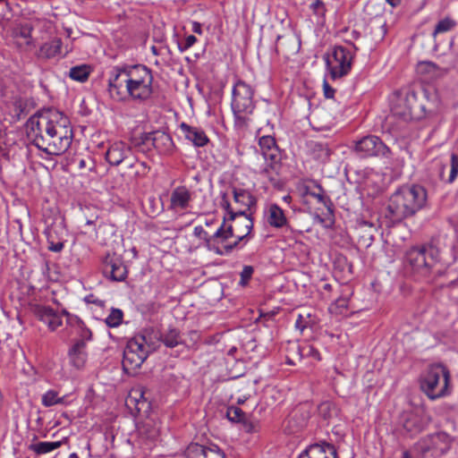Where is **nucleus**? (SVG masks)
I'll return each instance as SVG.
<instances>
[{
	"label": "nucleus",
	"instance_id": "1",
	"mask_svg": "<svg viewBox=\"0 0 458 458\" xmlns=\"http://www.w3.org/2000/svg\"><path fill=\"white\" fill-rule=\"evenodd\" d=\"M27 135L32 144L47 155H62L72 142L70 119L55 109L31 116L27 122Z\"/></svg>",
	"mask_w": 458,
	"mask_h": 458
},
{
	"label": "nucleus",
	"instance_id": "2",
	"mask_svg": "<svg viewBox=\"0 0 458 458\" xmlns=\"http://www.w3.org/2000/svg\"><path fill=\"white\" fill-rule=\"evenodd\" d=\"M153 74L143 64L114 66L108 77L107 91L117 102L144 103L153 95Z\"/></svg>",
	"mask_w": 458,
	"mask_h": 458
},
{
	"label": "nucleus",
	"instance_id": "3",
	"mask_svg": "<svg viewBox=\"0 0 458 458\" xmlns=\"http://www.w3.org/2000/svg\"><path fill=\"white\" fill-rule=\"evenodd\" d=\"M427 201V191L417 184L403 185L391 197L387 210L392 220L399 222L413 216L421 209Z\"/></svg>",
	"mask_w": 458,
	"mask_h": 458
},
{
	"label": "nucleus",
	"instance_id": "4",
	"mask_svg": "<svg viewBox=\"0 0 458 458\" xmlns=\"http://www.w3.org/2000/svg\"><path fill=\"white\" fill-rule=\"evenodd\" d=\"M405 262L413 275L428 280L443 276L439 264V250L431 244L415 245L405 253Z\"/></svg>",
	"mask_w": 458,
	"mask_h": 458
},
{
	"label": "nucleus",
	"instance_id": "5",
	"mask_svg": "<svg viewBox=\"0 0 458 458\" xmlns=\"http://www.w3.org/2000/svg\"><path fill=\"white\" fill-rule=\"evenodd\" d=\"M254 94V89L242 80H238L233 87L231 108L238 130H246L251 121L256 107Z\"/></svg>",
	"mask_w": 458,
	"mask_h": 458
},
{
	"label": "nucleus",
	"instance_id": "6",
	"mask_svg": "<svg viewBox=\"0 0 458 458\" xmlns=\"http://www.w3.org/2000/svg\"><path fill=\"white\" fill-rule=\"evenodd\" d=\"M450 372L442 364H432L421 374L420 386L431 400L444 397L449 394Z\"/></svg>",
	"mask_w": 458,
	"mask_h": 458
},
{
	"label": "nucleus",
	"instance_id": "7",
	"mask_svg": "<svg viewBox=\"0 0 458 458\" xmlns=\"http://www.w3.org/2000/svg\"><path fill=\"white\" fill-rule=\"evenodd\" d=\"M154 350L146 335H137L127 342L123 351V369L127 374H133Z\"/></svg>",
	"mask_w": 458,
	"mask_h": 458
},
{
	"label": "nucleus",
	"instance_id": "8",
	"mask_svg": "<svg viewBox=\"0 0 458 458\" xmlns=\"http://www.w3.org/2000/svg\"><path fill=\"white\" fill-rule=\"evenodd\" d=\"M352 54L342 46H335L331 54L325 56L327 68L332 80L347 75L352 69Z\"/></svg>",
	"mask_w": 458,
	"mask_h": 458
},
{
	"label": "nucleus",
	"instance_id": "9",
	"mask_svg": "<svg viewBox=\"0 0 458 458\" xmlns=\"http://www.w3.org/2000/svg\"><path fill=\"white\" fill-rule=\"evenodd\" d=\"M134 146L141 151L150 149V147L156 148L159 153L165 154L171 150L173 141L171 137L163 131H157L153 132L143 133L140 139L134 140Z\"/></svg>",
	"mask_w": 458,
	"mask_h": 458
},
{
	"label": "nucleus",
	"instance_id": "10",
	"mask_svg": "<svg viewBox=\"0 0 458 458\" xmlns=\"http://www.w3.org/2000/svg\"><path fill=\"white\" fill-rule=\"evenodd\" d=\"M354 149L362 157H388L391 153L389 148L377 136L375 135L366 136L358 140L355 144Z\"/></svg>",
	"mask_w": 458,
	"mask_h": 458
},
{
	"label": "nucleus",
	"instance_id": "11",
	"mask_svg": "<svg viewBox=\"0 0 458 458\" xmlns=\"http://www.w3.org/2000/svg\"><path fill=\"white\" fill-rule=\"evenodd\" d=\"M450 437L445 432H437L421 438L418 443H416L414 448L422 454L429 451L444 454L450 449Z\"/></svg>",
	"mask_w": 458,
	"mask_h": 458
},
{
	"label": "nucleus",
	"instance_id": "12",
	"mask_svg": "<svg viewBox=\"0 0 458 458\" xmlns=\"http://www.w3.org/2000/svg\"><path fill=\"white\" fill-rule=\"evenodd\" d=\"M232 228V233L235 238L240 240H250L251 238V231L253 228V221L250 215L245 213V210H236V213H232L231 216H227V223Z\"/></svg>",
	"mask_w": 458,
	"mask_h": 458
},
{
	"label": "nucleus",
	"instance_id": "13",
	"mask_svg": "<svg viewBox=\"0 0 458 458\" xmlns=\"http://www.w3.org/2000/svg\"><path fill=\"white\" fill-rule=\"evenodd\" d=\"M103 274L112 281L123 282L127 278L128 270L123 259L116 254H107L103 260Z\"/></svg>",
	"mask_w": 458,
	"mask_h": 458
},
{
	"label": "nucleus",
	"instance_id": "14",
	"mask_svg": "<svg viewBox=\"0 0 458 458\" xmlns=\"http://www.w3.org/2000/svg\"><path fill=\"white\" fill-rule=\"evenodd\" d=\"M250 165L254 173L267 178L272 185L277 184L279 181L278 174L282 167L280 157L268 159L267 162L251 158Z\"/></svg>",
	"mask_w": 458,
	"mask_h": 458
},
{
	"label": "nucleus",
	"instance_id": "15",
	"mask_svg": "<svg viewBox=\"0 0 458 458\" xmlns=\"http://www.w3.org/2000/svg\"><path fill=\"white\" fill-rule=\"evenodd\" d=\"M234 237L232 233V228L227 225V216H224V220L220 227L216 233L210 235L208 240V249L215 253H221L220 250L222 245H225V242Z\"/></svg>",
	"mask_w": 458,
	"mask_h": 458
},
{
	"label": "nucleus",
	"instance_id": "16",
	"mask_svg": "<svg viewBox=\"0 0 458 458\" xmlns=\"http://www.w3.org/2000/svg\"><path fill=\"white\" fill-rule=\"evenodd\" d=\"M298 458H338L335 447L333 445L323 442L310 445L301 453Z\"/></svg>",
	"mask_w": 458,
	"mask_h": 458
},
{
	"label": "nucleus",
	"instance_id": "17",
	"mask_svg": "<svg viewBox=\"0 0 458 458\" xmlns=\"http://www.w3.org/2000/svg\"><path fill=\"white\" fill-rule=\"evenodd\" d=\"M188 458H225L224 452L216 445L205 446L191 444L186 449Z\"/></svg>",
	"mask_w": 458,
	"mask_h": 458
},
{
	"label": "nucleus",
	"instance_id": "18",
	"mask_svg": "<svg viewBox=\"0 0 458 458\" xmlns=\"http://www.w3.org/2000/svg\"><path fill=\"white\" fill-rule=\"evenodd\" d=\"M259 145L260 152L255 151L252 158L257 159L258 161L264 160L267 162L268 159H275L276 157H280L276 140L273 137L262 136L259 138Z\"/></svg>",
	"mask_w": 458,
	"mask_h": 458
},
{
	"label": "nucleus",
	"instance_id": "19",
	"mask_svg": "<svg viewBox=\"0 0 458 458\" xmlns=\"http://www.w3.org/2000/svg\"><path fill=\"white\" fill-rule=\"evenodd\" d=\"M191 192L185 186H178L171 193L170 208L183 210L190 207Z\"/></svg>",
	"mask_w": 458,
	"mask_h": 458
},
{
	"label": "nucleus",
	"instance_id": "20",
	"mask_svg": "<svg viewBox=\"0 0 458 458\" xmlns=\"http://www.w3.org/2000/svg\"><path fill=\"white\" fill-rule=\"evenodd\" d=\"M36 317L47 325L52 331L62 325L61 317L50 307L38 305L34 310Z\"/></svg>",
	"mask_w": 458,
	"mask_h": 458
},
{
	"label": "nucleus",
	"instance_id": "21",
	"mask_svg": "<svg viewBox=\"0 0 458 458\" xmlns=\"http://www.w3.org/2000/svg\"><path fill=\"white\" fill-rule=\"evenodd\" d=\"M179 127L185 139L192 142L195 147H204L208 143L209 140L202 129L185 123H182Z\"/></svg>",
	"mask_w": 458,
	"mask_h": 458
},
{
	"label": "nucleus",
	"instance_id": "22",
	"mask_svg": "<svg viewBox=\"0 0 458 458\" xmlns=\"http://www.w3.org/2000/svg\"><path fill=\"white\" fill-rule=\"evenodd\" d=\"M131 152V148L123 141L113 143L106 153V161L112 165H119Z\"/></svg>",
	"mask_w": 458,
	"mask_h": 458
},
{
	"label": "nucleus",
	"instance_id": "23",
	"mask_svg": "<svg viewBox=\"0 0 458 458\" xmlns=\"http://www.w3.org/2000/svg\"><path fill=\"white\" fill-rule=\"evenodd\" d=\"M69 359L73 367L81 369L85 366L88 353L86 352V344L83 340H76L69 350Z\"/></svg>",
	"mask_w": 458,
	"mask_h": 458
},
{
	"label": "nucleus",
	"instance_id": "24",
	"mask_svg": "<svg viewBox=\"0 0 458 458\" xmlns=\"http://www.w3.org/2000/svg\"><path fill=\"white\" fill-rule=\"evenodd\" d=\"M62 45V40L59 38H54L53 39L44 43L38 49V58L51 59L61 55L63 54Z\"/></svg>",
	"mask_w": 458,
	"mask_h": 458
},
{
	"label": "nucleus",
	"instance_id": "25",
	"mask_svg": "<svg viewBox=\"0 0 458 458\" xmlns=\"http://www.w3.org/2000/svg\"><path fill=\"white\" fill-rule=\"evenodd\" d=\"M267 222L275 228H282L287 225L284 210L276 204H271L267 210Z\"/></svg>",
	"mask_w": 458,
	"mask_h": 458
},
{
	"label": "nucleus",
	"instance_id": "26",
	"mask_svg": "<svg viewBox=\"0 0 458 458\" xmlns=\"http://www.w3.org/2000/svg\"><path fill=\"white\" fill-rule=\"evenodd\" d=\"M233 195L234 202L241 207L238 210H245V213L257 203L256 198L246 190L233 188Z\"/></svg>",
	"mask_w": 458,
	"mask_h": 458
},
{
	"label": "nucleus",
	"instance_id": "27",
	"mask_svg": "<svg viewBox=\"0 0 458 458\" xmlns=\"http://www.w3.org/2000/svg\"><path fill=\"white\" fill-rule=\"evenodd\" d=\"M67 316V323L74 327L76 334L80 335L79 340H83L86 344L91 338V332L87 328L84 323L76 316H71L68 312L64 311Z\"/></svg>",
	"mask_w": 458,
	"mask_h": 458
},
{
	"label": "nucleus",
	"instance_id": "28",
	"mask_svg": "<svg viewBox=\"0 0 458 458\" xmlns=\"http://www.w3.org/2000/svg\"><path fill=\"white\" fill-rule=\"evenodd\" d=\"M403 426L407 432L415 435L424 429L426 423L419 415L410 413L405 417Z\"/></svg>",
	"mask_w": 458,
	"mask_h": 458
},
{
	"label": "nucleus",
	"instance_id": "29",
	"mask_svg": "<svg viewBox=\"0 0 458 458\" xmlns=\"http://www.w3.org/2000/svg\"><path fill=\"white\" fill-rule=\"evenodd\" d=\"M411 109L412 106L410 104V97L405 96L398 98L397 102L392 107V112L394 115L407 120L411 117Z\"/></svg>",
	"mask_w": 458,
	"mask_h": 458
},
{
	"label": "nucleus",
	"instance_id": "30",
	"mask_svg": "<svg viewBox=\"0 0 458 458\" xmlns=\"http://www.w3.org/2000/svg\"><path fill=\"white\" fill-rule=\"evenodd\" d=\"M63 445V441H55V442H36L31 443L28 449L37 455H42L55 451V449L61 447Z\"/></svg>",
	"mask_w": 458,
	"mask_h": 458
},
{
	"label": "nucleus",
	"instance_id": "31",
	"mask_svg": "<svg viewBox=\"0 0 458 458\" xmlns=\"http://www.w3.org/2000/svg\"><path fill=\"white\" fill-rule=\"evenodd\" d=\"M160 340L166 347L174 348L182 344L180 331L176 328H169L160 335Z\"/></svg>",
	"mask_w": 458,
	"mask_h": 458
},
{
	"label": "nucleus",
	"instance_id": "32",
	"mask_svg": "<svg viewBox=\"0 0 458 458\" xmlns=\"http://www.w3.org/2000/svg\"><path fill=\"white\" fill-rule=\"evenodd\" d=\"M92 72V68L89 64H81L73 66L69 71V77L76 81L85 82L90 73Z\"/></svg>",
	"mask_w": 458,
	"mask_h": 458
},
{
	"label": "nucleus",
	"instance_id": "33",
	"mask_svg": "<svg viewBox=\"0 0 458 458\" xmlns=\"http://www.w3.org/2000/svg\"><path fill=\"white\" fill-rule=\"evenodd\" d=\"M455 26L456 21L454 20L445 17L437 23L435 30L432 32V37L436 38L438 34L448 32L454 29Z\"/></svg>",
	"mask_w": 458,
	"mask_h": 458
},
{
	"label": "nucleus",
	"instance_id": "34",
	"mask_svg": "<svg viewBox=\"0 0 458 458\" xmlns=\"http://www.w3.org/2000/svg\"><path fill=\"white\" fill-rule=\"evenodd\" d=\"M64 396L59 397L55 390H48L42 395V404L45 407H51L55 404L64 403Z\"/></svg>",
	"mask_w": 458,
	"mask_h": 458
},
{
	"label": "nucleus",
	"instance_id": "35",
	"mask_svg": "<svg viewBox=\"0 0 458 458\" xmlns=\"http://www.w3.org/2000/svg\"><path fill=\"white\" fill-rule=\"evenodd\" d=\"M123 313L119 309H112L110 314L106 318V324L109 327H118L123 320Z\"/></svg>",
	"mask_w": 458,
	"mask_h": 458
},
{
	"label": "nucleus",
	"instance_id": "36",
	"mask_svg": "<svg viewBox=\"0 0 458 458\" xmlns=\"http://www.w3.org/2000/svg\"><path fill=\"white\" fill-rule=\"evenodd\" d=\"M226 417L229 420L233 422H243L246 419V414L241 408L232 406L227 409Z\"/></svg>",
	"mask_w": 458,
	"mask_h": 458
},
{
	"label": "nucleus",
	"instance_id": "37",
	"mask_svg": "<svg viewBox=\"0 0 458 458\" xmlns=\"http://www.w3.org/2000/svg\"><path fill=\"white\" fill-rule=\"evenodd\" d=\"M318 192H311L310 195L313 198H315L318 200V202L323 204L328 209V211L330 213H332L333 212V210L331 209L332 202H331L330 199L324 194V191L320 186H318Z\"/></svg>",
	"mask_w": 458,
	"mask_h": 458
},
{
	"label": "nucleus",
	"instance_id": "38",
	"mask_svg": "<svg viewBox=\"0 0 458 458\" xmlns=\"http://www.w3.org/2000/svg\"><path fill=\"white\" fill-rule=\"evenodd\" d=\"M249 240H240L239 238H236V241H234L233 243L222 245L221 247V253H217L218 255H228L230 254L234 249L241 248V244L242 245L246 244V242Z\"/></svg>",
	"mask_w": 458,
	"mask_h": 458
},
{
	"label": "nucleus",
	"instance_id": "39",
	"mask_svg": "<svg viewBox=\"0 0 458 458\" xmlns=\"http://www.w3.org/2000/svg\"><path fill=\"white\" fill-rule=\"evenodd\" d=\"M318 411L325 420L330 419L334 412H335V407L333 403L325 402L318 406Z\"/></svg>",
	"mask_w": 458,
	"mask_h": 458
},
{
	"label": "nucleus",
	"instance_id": "40",
	"mask_svg": "<svg viewBox=\"0 0 458 458\" xmlns=\"http://www.w3.org/2000/svg\"><path fill=\"white\" fill-rule=\"evenodd\" d=\"M298 416H299V411H295L293 412V414H291V416L288 420V424L292 429V432L298 431L299 429L302 428L306 425L307 420L304 417H301V420L298 424L293 425V423L297 420Z\"/></svg>",
	"mask_w": 458,
	"mask_h": 458
},
{
	"label": "nucleus",
	"instance_id": "41",
	"mask_svg": "<svg viewBox=\"0 0 458 458\" xmlns=\"http://www.w3.org/2000/svg\"><path fill=\"white\" fill-rule=\"evenodd\" d=\"M219 206L226 211L227 215L225 216H231L232 213H236V210L231 207L228 195L225 191L220 192Z\"/></svg>",
	"mask_w": 458,
	"mask_h": 458
},
{
	"label": "nucleus",
	"instance_id": "42",
	"mask_svg": "<svg viewBox=\"0 0 458 458\" xmlns=\"http://www.w3.org/2000/svg\"><path fill=\"white\" fill-rule=\"evenodd\" d=\"M458 175V156L456 154L451 155V170L447 182H453Z\"/></svg>",
	"mask_w": 458,
	"mask_h": 458
},
{
	"label": "nucleus",
	"instance_id": "43",
	"mask_svg": "<svg viewBox=\"0 0 458 458\" xmlns=\"http://www.w3.org/2000/svg\"><path fill=\"white\" fill-rule=\"evenodd\" d=\"M302 352H304V354L306 356L312 357L313 359H315L317 360H321L319 352L314 346H312L310 344H308V345L302 347Z\"/></svg>",
	"mask_w": 458,
	"mask_h": 458
},
{
	"label": "nucleus",
	"instance_id": "44",
	"mask_svg": "<svg viewBox=\"0 0 458 458\" xmlns=\"http://www.w3.org/2000/svg\"><path fill=\"white\" fill-rule=\"evenodd\" d=\"M314 150H318L320 153L318 155V158L327 159L330 155L328 148L322 143H315Z\"/></svg>",
	"mask_w": 458,
	"mask_h": 458
},
{
	"label": "nucleus",
	"instance_id": "45",
	"mask_svg": "<svg viewBox=\"0 0 458 458\" xmlns=\"http://www.w3.org/2000/svg\"><path fill=\"white\" fill-rule=\"evenodd\" d=\"M197 41V38L193 35H189L185 38L183 44H179L178 48L181 52H184L190 47H191Z\"/></svg>",
	"mask_w": 458,
	"mask_h": 458
},
{
	"label": "nucleus",
	"instance_id": "46",
	"mask_svg": "<svg viewBox=\"0 0 458 458\" xmlns=\"http://www.w3.org/2000/svg\"><path fill=\"white\" fill-rule=\"evenodd\" d=\"M253 267L251 266H245L241 272V284H245L252 276Z\"/></svg>",
	"mask_w": 458,
	"mask_h": 458
},
{
	"label": "nucleus",
	"instance_id": "47",
	"mask_svg": "<svg viewBox=\"0 0 458 458\" xmlns=\"http://www.w3.org/2000/svg\"><path fill=\"white\" fill-rule=\"evenodd\" d=\"M310 8L316 15L324 16L326 13V7L322 1L316 0L315 3L311 4Z\"/></svg>",
	"mask_w": 458,
	"mask_h": 458
},
{
	"label": "nucleus",
	"instance_id": "48",
	"mask_svg": "<svg viewBox=\"0 0 458 458\" xmlns=\"http://www.w3.org/2000/svg\"><path fill=\"white\" fill-rule=\"evenodd\" d=\"M193 233L196 237L204 240L206 247L208 248V240L210 238V235L204 230V228L201 225L195 226Z\"/></svg>",
	"mask_w": 458,
	"mask_h": 458
},
{
	"label": "nucleus",
	"instance_id": "49",
	"mask_svg": "<svg viewBox=\"0 0 458 458\" xmlns=\"http://www.w3.org/2000/svg\"><path fill=\"white\" fill-rule=\"evenodd\" d=\"M309 314L307 316L299 314L295 321V327L301 331H303L308 327L307 318H309Z\"/></svg>",
	"mask_w": 458,
	"mask_h": 458
},
{
	"label": "nucleus",
	"instance_id": "50",
	"mask_svg": "<svg viewBox=\"0 0 458 458\" xmlns=\"http://www.w3.org/2000/svg\"><path fill=\"white\" fill-rule=\"evenodd\" d=\"M242 423L244 425L246 432L252 433L257 431L258 425L256 423H253L252 421H250L247 419H245Z\"/></svg>",
	"mask_w": 458,
	"mask_h": 458
},
{
	"label": "nucleus",
	"instance_id": "51",
	"mask_svg": "<svg viewBox=\"0 0 458 458\" xmlns=\"http://www.w3.org/2000/svg\"><path fill=\"white\" fill-rule=\"evenodd\" d=\"M64 249V242H49L48 250L53 252H60Z\"/></svg>",
	"mask_w": 458,
	"mask_h": 458
},
{
	"label": "nucleus",
	"instance_id": "52",
	"mask_svg": "<svg viewBox=\"0 0 458 458\" xmlns=\"http://www.w3.org/2000/svg\"><path fill=\"white\" fill-rule=\"evenodd\" d=\"M324 95L327 98H332L335 94V89L325 81H324Z\"/></svg>",
	"mask_w": 458,
	"mask_h": 458
},
{
	"label": "nucleus",
	"instance_id": "53",
	"mask_svg": "<svg viewBox=\"0 0 458 458\" xmlns=\"http://www.w3.org/2000/svg\"><path fill=\"white\" fill-rule=\"evenodd\" d=\"M32 28L30 25H24L21 28L20 35L23 38H30Z\"/></svg>",
	"mask_w": 458,
	"mask_h": 458
},
{
	"label": "nucleus",
	"instance_id": "54",
	"mask_svg": "<svg viewBox=\"0 0 458 458\" xmlns=\"http://www.w3.org/2000/svg\"><path fill=\"white\" fill-rule=\"evenodd\" d=\"M85 216V221H86V225H94L97 222V220L98 219V215H90V216H87V215H84Z\"/></svg>",
	"mask_w": 458,
	"mask_h": 458
},
{
	"label": "nucleus",
	"instance_id": "55",
	"mask_svg": "<svg viewBox=\"0 0 458 458\" xmlns=\"http://www.w3.org/2000/svg\"><path fill=\"white\" fill-rule=\"evenodd\" d=\"M279 42H297V40L293 36H289V37L278 36L276 38V43L278 44Z\"/></svg>",
	"mask_w": 458,
	"mask_h": 458
},
{
	"label": "nucleus",
	"instance_id": "56",
	"mask_svg": "<svg viewBox=\"0 0 458 458\" xmlns=\"http://www.w3.org/2000/svg\"><path fill=\"white\" fill-rule=\"evenodd\" d=\"M348 300L345 298H339L335 301V305L338 308L346 309L347 308Z\"/></svg>",
	"mask_w": 458,
	"mask_h": 458
},
{
	"label": "nucleus",
	"instance_id": "57",
	"mask_svg": "<svg viewBox=\"0 0 458 458\" xmlns=\"http://www.w3.org/2000/svg\"><path fill=\"white\" fill-rule=\"evenodd\" d=\"M192 31L200 35L202 33L201 24L199 22L194 21L192 23Z\"/></svg>",
	"mask_w": 458,
	"mask_h": 458
},
{
	"label": "nucleus",
	"instance_id": "58",
	"mask_svg": "<svg viewBox=\"0 0 458 458\" xmlns=\"http://www.w3.org/2000/svg\"><path fill=\"white\" fill-rule=\"evenodd\" d=\"M158 435V430L156 428H153L149 434L147 436L148 438L155 439Z\"/></svg>",
	"mask_w": 458,
	"mask_h": 458
},
{
	"label": "nucleus",
	"instance_id": "59",
	"mask_svg": "<svg viewBox=\"0 0 458 458\" xmlns=\"http://www.w3.org/2000/svg\"><path fill=\"white\" fill-rule=\"evenodd\" d=\"M391 6L393 7H395L397 6L400 3H401V0H386Z\"/></svg>",
	"mask_w": 458,
	"mask_h": 458
},
{
	"label": "nucleus",
	"instance_id": "60",
	"mask_svg": "<svg viewBox=\"0 0 458 458\" xmlns=\"http://www.w3.org/2000/svg\"><path fill=\"white\" fill-rule=\"evenodd\" d=\"M213 223H214V219H211V220H207L205 224H206V225L209 226V225H211Z\"/></svg>",
	"mask_w": 458,
	"mask_h": 458
},
{
	"label": "nucleus",
	"instance_id": "61",
	"mask_svg": "<svg viewBox=\"0 0 458 458\" xmlns=\"http://www.w3.org/2000/svg\"><path fill=\"white\" fill-rule=\"evenodd\" d=\"M68 458H80V457L77 455V454L72 453V454H71L69 455V457H68Z\"/></svg>",
	"mask_w": 458,
	"mask_h": 458
},
{
	"label": "nucleus",
	"instance_id": "62",
	"mask_svg": "<svg viewBox=\"0 0 458 458\" xmlns=\"http://www.w3.org/2000/svg\"><path fill=\"white\" fill-rule=\"evenodd\" d=\"M85 166V160L84 159H81L80 161V167H84Z\"/></svg>",
	"mask_w": 458,
	"mask_h": 458
},
{
	"label": "nucleus",
	"instance_id": "63",
	"mask_svg": "<svg viewBox=\"0 0 458 458\" xmlns=\"http://www.w3.org/2000/svg\"><path fill=\"white\" fill-rule=\"evenodd\" d=\"M330 285L329 284H326L325 288L326 289H329Z\"/></svg>",
	"mask_w": 458,
	"mask_h": 458
},
{
	"label": "nucleus",
	"instance_id": "64",
	"mask_svg": "<svg viewBox=\"0 0 458 458\" xmlns=\"http://www.w3.org/2000/svg\"><path fill=\"white\" fill-rule=\"evenodd\" d=\"M0 3H6L5 0H0Z\"/></svg>",
	"mask_w": 458,
	"mask_h": 458
}]
</instances>
